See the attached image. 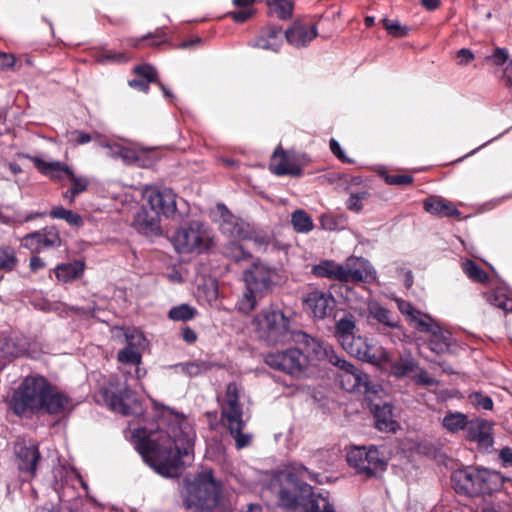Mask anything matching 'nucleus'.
<instances>
[{
	"instance_id": "nucleus-1",
	"label": "nucleus",
	"mask_w": 512,
	"mask_h": 512,
	"mask_svg": "<svg viewBox=\"0 0 512 512\" xmlns=\"http://www.w3.org/2000/svg\"><path fill=\"white\" fill-rule=\"evenodd\" d=\"M137 448L144 460L160 475L174 477L192 460L195 432L186 418L171 415L158 430H138Z\"/></svg>"
},
{
	"instance_id": "nucleus-2",
	"label": "nucleus",
	"mask_w": 512,
	"mask_h": 512,
	"mask_svg": "<svg viewBox=\"0 0 512 512\" xmlns=\"http://www.w3.org/2000/svg\"><path fill=\"white\" fill-rule=\"evenodd\" d=\"M310 479L319 482L317 474L302 465L282 471L269 483V489L277 499V505L286 512H336L329 500L313 491L304 482Z\"/></svg>"
},
{
	"instance_id": "nucleus-3",
	"label": "nucleus",
	"mask_w": 512,
	"mask_h": 512,
	"mask_svg": "<svg viewBox=\"0 0 512 512\" xmlns=\"http://www.w3.org/2000/svg\"><path fill=\"white\" fill-rule=\"evenodd\" d=\"M242 396V387L236 382H231L227 385L224 395L218 397L221 420L228 427L238 449L249 446L252 440L251 434L243 432L246 420L244 419V404L241 402Z\"/></svg>"
},
{
	"instance_id": "nucleus-4",
	"label": "nucleus",
	"mask_w": 512,
	"mask_h": 512,
	"mask_svg": "<svg viewBox=\"0 0 512 512\" xmlns=\"http://www.w3.org/2000/svg\"><path fill=\"white\" fill-rule=\"evenodd\" d=\"M258 338L267 345H284L294 340L292 319L276 307L263 309L252 321Z\"/></svg>"
},
{
	"instance_id": "nucleus-5",
	"label": "nucleus",
	"mask_w": 512,
	"mask_h": 512,
	"mask_svg": "<svg viewBox=\"0 0 512 512\" xmlns=\"http://www.w3.org/2000/svg\"><path fill=\"white\" fill-rule=\"evenodd\" d=\"M451 483L455 492L466 497L490 495L500 489L501 475L486 469L467 467L456 470L451 475Z\"/></svg>"
},
{
	"instance_id": "nucleus-6",
	"label": "nucleus",
	"mask_w": 512,
	"mask_h": 512,
	"mask_svg": "<svg viewBox=\"0 0 512 512\" xmlns=\"http://www.w3.org/2000/svg\"><path fill=\"white\" fill-rule=\"evenodd\" d=\"M221 483L216 481L211 470H204L194 481L185 500L187 512H214L220 505Z\"/></svg>"
},
{
	"instance_id": "nucleus-7",
	"label": "nucleus",
	"mask_w": 512,
	"mask_h": 512,
	"mask_svg": "<svg viewBox=\"0 0 512 512\" xmlns=\"http://www.w3.org/2000/svg\"><path fill=\"white\" fill-rule=\"evenodd\" d=\"M48 382L41 376L26 377L14 391L9 407L16 415L37 413L43 410Z\"/></svg>"
},
{
	"instance_id": "nucleus-8",
	"label": "nucleus",
	"mask_w": 512,
	"mask_h": 512,
	"mask_svg": "<svg viewBox=\"0 0 512 512\" xmlns=\"http://www.w3.org/2000/svg\"><path fill=\"white\" fill-rule=\"evenodd\" d=\"M211 232L199 221H191L180 227L173 236V244L179 253H201L212 245Z\"/></svg>"
},
{
	"instance_id": "nucleus-9",
	"label": "nucleus",
	"mask_w": 512,
	"mask_h": 512,
	"mask_svg": "<svg viewBox=\"0 0 512 512\" xmlns=\"http://www.w3.org/2000/svg\"><path fill=\"white\" fill-rule=\"evenodd\" d=\"M144 199L158 216L163 215L173 220L181 219L187 213V203L179 199L173 190L169 188H146Z\"/></svg>"
},
{
	"instance_id": "nucleus-10",
	"label": "nucleus",
	"mask_w": 512,
	"mask_h": 512,
	"mask_svg": "<svg viewBox=\"0 0 512 512\" xmlns=\"http://www.w3.org/2000/svg\"><path fill=\"white\" fill-rule=\"evenodd\" d=\"M332 365L339 368L338 380L344 390L363 394L377 392L369 381V376L345 359L333 356Z\"/></svg>"
},
{
	"instance_id": "nucleus-11",
	"label": "nucleus",
	"mask_w": 512,
	"mask_h": 512,
	"mask_svg": "<svg viewBox=\"0 0 512 512\" xmlns=\"http://www.w3.org/2000/svg\"><path fill=\"white\" fill-rule=\"evenodd\" d=\"M348 464L367 478L377 476L386 468V462L375 448L355 447L347 453Z\"/></svg>"
},
{
	"instance_id": "nucleus-12",
	"label": "nucleus",
	"mask_w": 512,
	"mask_h": 512,
	"mask_svg": "<svg viewBox=\"0 0 512 512\" xmlns=\"http://www.w3.org/2000/svg\"><path fill=\"white\" fill-rule=\"evenodd\" d=\"M264 361L275 370L295 376L303 371L306 356L299 349L292 348L282 352L268 353Z\"/></svg>"
},
{
	"instance_id": "nucleus-13",
	"label": "nucleus",
	"mask_w": 512,
	"mask_h": 512,
	"mask_svg": "<svg viewBox=\"0 0 512 512\" xmlns=\"http://www.w3.org/2000/svg\"><path fill=\"white\" fill-rule=\"evenodd\" d=\"M127 344L117 353V359L122 364L135 366V377L141 379L146 375V370L140 368L142 363L141 349L145 346V337L139 331H133L126 334Z\"/></svg>"
},
{
	"instance_id": "nucleus-14",
	"label": "nucleus",
	"mask_w": 512,
	"mask_h": 512,
	"mask_svg": "<svg viewBox=\"0 0 512 512\" xmlns=\"http://www.w3.org/2000/svg\"><path fill=\"white\" fill-rule=\"evenodd\" d=\"M16 462L19 471L23 474L25 480L35 477L38 463L41 459L38 446L35 444L26 445L25 443L15 444Z\"/></svg>"
},
{
	"instance_id": "nucleus-15",
	"label": "nucleus",
	"mask_w": 512,
	"mask_h": 512,
	"mask_svg": "<svg viewBox=\"0 0 512 512\" xmlns=\"http://www.w3.org/2000/svg\"><path fill=\"white\" fill-rule=\"evenodd\" d=\"M105 400L113 411L123 415L131 414L133 405L136 404L133 392L126 383L120 387L110 383L105 391Z\"/></svg>"
},
{
	"instance_id": "nucleus-16",
	"label": "nucleus",
	"mask_w": 512,
	"mask_h": 512,
	"mask_svg": "<svg viewBox=\"0 0 512 512\" xmlns=\"http://www.w3.org/2000/svg\"><path fill=\"white\" fill-rule=\"evenodd\" d=\"M275 277V270L263 263L253 264V266L244 273L247 288L252 292H259L260 294L271 288Z\"/></svg>"
},
{
	"instance_id": "nucleus-17",
	"label": "nucleus",
	"mask_w": 512,
	"mask_h": 512,
	"mask_svg": "<svg viewBox=\"0 0 512 512\" xmlns=\"http://www.w3.org/2000/svg\"><path fill=\"white\" fill-rule=\"evenodd\" d=\"M303 305L314 318L323 319L333 310L335 300L328 292L312 289L303 297Z\"/></svg>"
},
{
	"instance_id": "nucleus-18",
	"label": "nucleus",
	"mask_w": 512,
	"mask_h": 512,
	"mask_svg": "<svg viewBox=\"0 0 512 512\" xmlns=\"http://www.w3.org/2000/svg\"><path fill=\"white\" fill-rule=\"evenodd\" d=\"M22 245L32 252H40L45 248L60 246L61 237L58 230L55 227L50 226L40 231L25 235L22 238Z\"/></svg>"
},
{
	"instance_id": "nucleus-19",
	"label": "nucleus",
	"mask_w": 512,
	"mask_h": 512,
	"mask_svg": "<svg viewBox=\"0 0 512 512\" xmlns=\"http://www.w3.org/2000/svg\"><path fill=\"white\" fill-rule=\"evenodd\" d=\"M341 346L348 354L364 362L378 364L381 360V355L376 353L369 340L360 335L355 334Z\"/></svg>"
},
{
	"instance_id": "nucleus-20",
	"label": "nucleus",
	"mask_w": 512,
	"mask_h": 512,
	"mask_svg": "<svg viewBox=\"0 0 512 512\" xmlns=\"http://www.w3.org/2000/svg\"><path fill=\"white\" fill-rule=\"evenodd\" d=\"M270 170L278 176H300L302 173L295 156L292 153L283 150L281 147H277L274 151L270 163Z\"/></svg>"
},
{
	"instance_id": "nucleus-21",
	"label": "nucleus",
	"mask_w": 512,
	"mask_h": 512,
	"mask_svg": "<svg viewBox=\"0 0 512 512\" xmlns=\"http://www.w3.org/2000/svg\"><path fill=\"white\" fill-rule=\"evenodd\" d=\"M465 438L469 441L477 442L484 448H489L493 445L492 425L484 419L475 418L469 420L465 431Z\"/></svg>"
},
{
	"instance_id": "nucleus-22",
	"label": "nucleus",
	"mask_w": 512,
	"mask_h": 512,
	"mask_svg": "<svg viewBox=\"0 0 512 512\" xmlns=\"http://www.w3.org/2000/svg\"><path fill=\"white\" fill-rule=\"evenodd\" d=\"M133 227L145 235H157L160 233V217L152 208L148 210L141 207L134 216Z\"/></svg>"
},
{
	"instance_id": "nucleus-23",
	"label": "nucleus",
	"mask_w": 512,
	"mask_h": 512,
	"mask_svg": "<svg viewBox=\"0 0 512 512\" xmlns=\"http://www.w3.org/2000/svg\"><path fill=\"white\" fill-rule=\"evenodd\" d=\"M420 332L429 333L431 339L429 340V348L436 353L444 352L449 346V333L444 332L441 326L433 319L430 318L427 322L421 323Z\"/></svg>"
},
{
	"instance_id": "nucleus-24",
	"label": "nucleus",
	"mask_w": 512,
	"mask_h": 512,
	"mask_svg": "<svg viewBox=\"0 0 512 512\" xmlns=\"http://www.w3.org/2000/svg\"><path fill=\"white\" fill-rule=\"evenodd\" d=\"M317 36V28L312 24L294 23L285 33V37L291 45L300 48L305 47Z\"/></svg>"
},
{
	"instance_id": "nucleus-25",
	"label": "nucleus",
	"mask_w": 512,
	"mask_h": 512,
	"mask_svg": "<svg viewBox=\"0 0 512 512\" xmlns=\"http://www.w3.org/2000/svg\"><path fill=\"white\" fill-rule=\"evenodd\" d=\"M72 408V400L67 395L57 391L48 383L43 409H45L49 414H61L70 411Z\"/></svg>"
},
{
	"instance_id": "nucleus-26",
	"label": "nucleus",
	"mask_w": 512,
	"mask_h": 512,
	"mask_svg": "<svg viewBox=\"0 0 512 512\" xmlns=\"http://www.w3.org/2000/svg\"><path fill=\"white\" fill-rule=\"evenodd\" d=\"M24 157L33 162L41 174L52 180H61L63 174L68 176L71 172V168L60 161L47 162L39 157L30 155H24Z\"/></svg>"
},
{
	"instance_id": "nucleus-27",
	"label": "nucleus",
	"mask_w": 512,
	"mask_h": 512,
	"mask_svg": "<svg viewBox=\"0 0 512 512\" xmlns=\"http://www.w3.org/2000/svg\"><path fill=\"white\" fill-rule=\"evenodd\" d=\"M424 208L428 213L438 217L460 216L459 210L452 202L437 196L426 199Z\"/></svg>"
},
{
	"instance_id": "nucleus-28",
	"label": "nucleus",
	"mask_w": 512,
	"mask_h": 512,
	"mask_svg": "<svg viewBox=\"0 0 512 512\" xmlns=\"http://www.w3.org/2000/svg\"><path fill=\"white\" fill-rule=\"evenodd\" d=\"M375 426L380 431L394 432L397 422L393 419L392 406L388 403L373 406Z\"/></svg>"
},
{
	"instance_id": "nucleus-29",
	"label": "nucleus",
	"mask_w": 512,
	"mask_h": 512,
	"mask_svg": "<svg viewBox=\"0 0 512 512\" xmlns=\"http://www.w3.org/2000/svg\"><path fill=\"white\" fill-rule=\"evenodd\" d=\"M281 28L267 26L257 39L256 46L264 50L277 51L281 45Z\"/></svg>"
},
{
	"instance_id": "nucleus-30",
	"label": "nucleus",
	"mask_w": 512,
	"mask_h": 512,
	"mask_svg": "<svg viewBox=\"0 0 512 512\" xmlns=\"http://www.w3.org/2000/svg\"><path fill=\"white\" fill-rule=\"evenodd\" d=\"M84 271V264L80 261L63 263L55 268L56 278L63 283L72 282L81 277Z\"/></svg>"
},
{
	"instance_id": "nucleus-31",
	"label": "nucleus",
	"mask_w": 512,
	"mask_h": 512,
	"mask_svg": "<svg viewBox=\"0 0 512 512\" xmlns=\"http://www.w3.org/2000/svg\"><path fill=\"white\" fill-rule=\"evenodd\" d=\"M356 328V320L352 314H345L343 317L336 321L335 337L337 338L340 345L355 335Z\"/></svg>"
},
{
	"instance_id": "nucleus-32",
	"label": "nucleus",
	"mask_w": 512,
	"mask_h": 512,
	"mask_svg": "<svg viewBox=\"0 0 512 512\" xmlns=\"http://www.w3.org/2000/svg\"><path fill=\"white\" fill-rule=\"evenodd\" d=\"M302 336L305 339V344L309 352L314 354V356L317 359H327L332 364L333 356L337 355L335 354L333 348L330 345L319 339L309 337L305 334H303Z\"/></svg>"
},
{
	"instance_id": "nucleus-33",
	"label": "nucleus",
	"mask_w": 512,
	"mask_h": 512,
	"mask_svg": "<svg viewBox=\"0 0 512 512\" xmlns=\"http://www.w3.org/2000/svg\"><path fill=\"white\" fill-rule=\"evenodd\" d=\"M368 313L373 319L377 320L379 323L383 324L386 327H399V320L396 317H394L393 314L388 309L377 303L369 304Z\"/></svg>"
},
{
	"instance_id": "nucleus-34",
	"label": "nucleus",
	"mask_w": 512,
	"mask_h": 512,
	"mask_svg": "<svg viewBox=\"0 0 512 512\" xmlns=\"http://www.w3.org/2000/svg\"><path fill=\"white\" fill-rule=\"evenodd\" d=\"M358 265V267H352L350 263L344 265L345 277L342 278V282H364L372 276L371 271L365 267V262L358 261Z\"/></svg>"
},
{
	"instance_id": "nucleus-35",
	"label": "nucleus",
	"mask_w": 512,
	"mask_h": 512,
	"mask_svg": "<svg viewBox=\"0 0 512 512\" xmlns=\"http://www.w3.org/2000/svg\"><path fill=\"white\" fill-rule=\"evenodd\" d=\"M468 423L467 416L461 412H449L442 420L443 427L450 433L465 432Z\"/></svg>"
},
{
	"instance_id": "nucleus-36",
	"label": "nucleus",
	"mask_w": 512,
	"mask_h": 512,
	"mask_svg": "<svg viewBox=\"0 0 512 512\" xmlns=\"http://www.w3.org/2000/svg\"><path fill=\"white\" fill-rule=\"evenodd\" d=\"M315 275L320 277H328L331 279L342 281L345 277L344 265H339L331 261H325L313 268Z\"/></svg>"
},
{
	"instance_id": "nucleus-37",
	"label": "nucleus",
	"mask_w": 512,
	"mask_h": 512,
	"mask_svg": "<svg viewBox=\"0 0 512 512\" xmlns=\"http://www.w3.org/2000/svg\"><path fill=\"white\" fill-rule=\"evenodd\" d=\"M397 306L399 311L415 324L417 330L421 328L422 322H427L431 318L429 315L423 314L421 311L415 309L411 303L405 300L398 299Z\"/></svg>"
},
{
	"instance_id": "nucleus-38",
	"label": "nucleus",
	"mask_w": 512,
	"mask_h": 512,
	"mask_svg": "<svg viewBox=\"0 0 512 512\" xmlns=\"http://www.w3.org/2000/svg\"><path fill=\"white\" fill-rule=\"evenodd\" d=\"M418 368V362L411 356H402L391 365V373L397 378H402L414 372Z\"/></svg>"
},
{
	"instance_id": "nucleus-39",
	"label": "nucleus",
	"mask_w": 512,
	"mask_h": 512,
	"mask_svg": "<svg viewBox=\"0 0 512 512\" xmlns=\"http://www.w3.org/2000/svg\"><path fill=\"white\" fill-rule=\"evenodd\" d=\"M291 224L297 233H309L314 228L311 216L303 209H297L292 213Z\"/></svg>"
},
{
	"instance_id": "nucleus-40",
	"label": "nucleus",
	"mask_w": 512,
	"mask_h": 512,
	"mask_svg": "<svg viewBox=\"0 0 512 512\" xmlns=\"http://www.w3.org/2000/svg\"><path fill=\"white\" fill-rule=\"evenodd\" d=\"M16 250L9 245L0 246V272L8 273L18 265Z\"/></svg>"
},
{
	"instance_id": "nucleus-41",
	"label": "nucleus",
	"mask_w": 512,
	"mask_h": 512,
	"mask_svg": "<svg viewBox=\"0 0 512 512\" xmlns=\"http://www.w3.org/2000/svg\"><path fill=\"white\" fill-rule=\"evenodd\" d=\"M50 216L54 219L65 220L71 226L81 227L83 225V218L80 214L63 206H54L50 211Z\"/></svg>"
},
{
	"instance_id": "nucleus-42",
	"label": "nucleus",
	"mask_w": 512,
	"mask_h": 512,
	"mask_svg": "<svg viewBox=\"0 0 512 512\" xmlns=\"http://www.w3.org/2000/svg\"><path fill=\"white\" fill-rule=\"evenodd\" d=\"M270 11L279 19H288L292 15L293 5L288 0H266Z\"/></svg>"
},
{
	"instance_id": "nucleus-43",
	"label": "nucleus",
	"mask_w": 512,
	"mask_h": 512,
	"mask_svg": "<svg viewBox=\"0 0 512 512\" xmlns=\"http://www.w3.org/2000/svg\"><path fill=\"white\" fill-rule=\"evenodd\" d=\"M197 311L194 307L188 304H181L174 306L169 310L168 316L173 321H189L193 319Z\"/></svg>"
},
{
	"instance_id": "nucleus-44",
	"label": "nucleus",
	"mask_w": 512,
	"mask_h": 512,
	"mask_svg": "<svg viewBox=\"0 0 512 512\" xmlns=\"http://www.w3.org/2000/svg\"><path fill=\"white\" fill-rule=\"evenodd\" d=\"M462 269L465 274L473 281L485 283L488 280L487 273L472 260L463 262Z\"/></svg>"
},
{
	"instance_id": "nucleus-45",
	"label": "nucleus",
	"mask_w": 512,
	"mask_h": 512,
	"mask_svg": "<svg viewBox=\"0 0 512 512\" xmlns=\"http://www.w3.org/2000/svg\"><path fill=\"white\" fill-rule=\"evenodd\" d=\"M487 301L506 312L512 311V301L509 300L504 293L501 291H493L491 293L486 294Z\"/></svg>"
},
{
	"instance_id": "nucleus-46",
	"label": "nucleus",
	"mask_w": 512,
	"mask_h": 512,
	"mask_svg": "<svg viewBox=\"0 0 512 512\" xmlns=\"http://www.w3.org/2000/svg\"><path fill=\"white\" fill-rule=\"evenodd\" d=\"M182 372L189 376H197L210 369V364L205 361H195L176 365Z\"/></svg>"
},
{
	"instance_id": "nucleus-47",
	"label": "nucleus",
	"mask_w": 512,
	"mask_h": 512,
	"mask_svg": "<svg viewBox=\"0 0 512 512\" xmlns=\"http://www.w3.org/2000/svg\"><path fill=\"white\" fill-rule=\"evenodd\" d=\"M382 23L387 32L393 37H405L408 35L409 27L402 25L398 20H391L388 18L382 19Z\"/></svg>"
},
{
	"instance_id": "nucleus-48",
	"label": "nucleus",
	"mask_w": 512,
	"mask_h": 512,
	"mask_svg": "<svg viewBox=\"0 0 512 512\" xmlns=\"http://www.w3.org/2000/svg\"><path fill=\"white\" fill-rule=\"evenodd\" d=\"M261 295L259 292H252L247 288V292L243 294V297L238 302V309L243 313H249L252 311L257 302V297Z\"/></svg>"
},
{
	"instance_id": "nucleus-49",
	"label": "nucleus",
	"mask_w": 512,
	"mask_h": 512,
	"mask_svg": "<svg viewBox=\"0 0 512 512\" xmlns=\"http://www.w3.org/2000/svg\"><path fill=\"white\" fill-rule=\"evenodd\" d=\"M71 181V190L74 191L77 195L83 193L87 190L89 186V179L84 176H77L71 170V172L67 176Z\"/></svg>"
},
{
	"instance_id": "nucleus-50",
	"label": "nucleus",
	"mask_w": 512,
	"mask_h": 512,
	"mask_svg": "<svg viewBox=\"0 0 512 512\" xmlns=\"http://www.w3.org/2000/svg\"><path fill=\"white\" fill-rule=\"evenodd\" d=\"M134 72L146 79L148 83L157 81V72L154 67L148 64H142L134 68Z\"/></svg>"
},
{
	"instance_id": "nucleus-51",
	"label": "nucleus",
	"mask_w": 512,
	"mask_h": 512,
	"mask_svg": "<svg viewBox=\"0 0 512 512\" xmlns=\"http://www.w3.org/2000/svg\"><path fill=\"white\" fill-rule=\"evenodd\" d=\"M366 197V192L351 195L346 203L347 208L354 212H360L363 208L362 202L364 199H366Z\"/></svg>"
},
{
	"instance_id": "nucleus-52",
	"label": "nucleus",
	"mask_w": 512,
	"mask_h": 512,
	"mask_svg": "<svg viewBox=\"0 0 512 512\" xmlns=\"http://www.w3.org/2000/svg\"><path fill=\"white\" fill-rule=\"evenodd\" d=\"M414 382L418 385H421V386H425V387H428V386H439L440 385V381H438L437 379L431 377L427 371L425 370H420L415 376H414Z\"/></svg>"
},
{
	"instance_id": "nucleus-53",
	"label": "nucleus",
	"mask_w": 512,
	"mask_h": 512,
	"mask_svg": "<svg viewBox=\"0 0 512 512\" xmlns=\"http://www.w3.org/2000/svg\"><path fill=\"white\" fill-rule=\"evenodd\" d=\"M386 182L390 185L406 186L413 182V178L406 174L388 175L385 178Z\"/></svg>"
},
{
	"instance_id": "nucleus-54",
	"label": "nucleus",
	"mask_w": 512,
	"mask_h": 512,
	"mask_svg": "<svg viewBox=\"0 0 512 512\" xmlns=\"http://www.w3.org/2000/svg\"><path fill=\"white\" fill-rule=\"evenodd\" d=\"M125 164L135 163L139 160V155L136 149L123 146L119 156Z\"/></svg>"
},
{
	"instance_id": "nucleus-55",
	"label": "nucleus",
	"mask_w": 512,
	"mask_h": 512,
	"mask_svg": "<svg viewBox=\"0 0 512 512\" xmlns=\"http://www.w3.org/2000/svg\"><path fill=\"white\" fill-rule=\"evenodd\" d=\"M509 58L508 51L505 48H496L494 53L488 57L496 66H502Z\"/></svg>"
},
{
	"instance_id": "nucleus-56",
	"label": "nucleus",
	"mask_w": 512,
	"mask_h": 512,
	"mask_svg": "<svg viewBox=\"0 0 512 512\" xmlns=\"http://www.w3.org/2000/svg\"><path fill=\"white\" fill-rule=\"evenodd\" d=\"M471 398L473 402L486 410H491L493 408V401L490 397L482 395L481 393H474Z\"/></svg>"
},
{
	"instance_id": "nucleus-57",
	"label": "nucleus",
	"mask_w": 512,
	"mask_h": 512,
	"mask_svg": "<svg viewBox=\"0 0 512 512\" xmlns=\"http://www.w3.org/2000/svg\"><path fill=\"white\" fill-rule=\"evenodd\" d=\"M229 15L237 23H243L253 15L252 8H244L239 11L230 12Z\"/></svg>"
},
{
	"instance_id": "nucleus-58",
	"label": "nucleus",
	"mask_w": 512,
	"mask_h": 512,
	"mask_svg": "<svg viewBox=\"0 0 512 512\" xmlns=\"http://www.w3.org/2000/svg\"><path fill=\"white\" fill-rule=\"evenodd\" d=\"M474 59V54L471 50L463 48L460 49L456 54V60L458 65H467Z\"/></svg>"
},
{
	"instance_id": "nucleus-59",
	"label": "nucleus",
	"mask_w": 512,
	"mask_h": 512,
	"mask_svg": "<svg viewBox=\"0 0 512 512\" xmlns=\"http://www.w3.org/2000/svg\"><path fill=\"white\" fill-rule=\"evenodd\" d=\"M70 139L78 145H83L91 141V136L82 131H73L70 133Z\"/></svg>"
},
{
	"instance_id": "nucleus-60",
	"label": "nucleus",
	"mask_w": 512,
	"mask_h": 512,
	"mask_svg": "<svg viewBox=\"0 0 512 512\" xmlns=\"http://www.w3.org/2000/svg\"><path fill=\"white\" fill-rule=\"evenodd\" d=\"M499 458L503 467H512V448L504 447L499 452Z\"/></svg>"
},
{
	"instance_id": "nucleus-61",
	"label": "nucleus",
	"mask_w": 512,
	"mask_h": 512,
	"mask_svg": "<svg viewBox=\"0 0 512 512\" xmlns=\"http://www.w3.org/2000/svg\"><path fill=\"white\" fill-rule=\"evenodd\" d=\"M101 145L108 150V156L112 158L119 157L123 148L122 145L117 143L103 142Z\"/></svg>"
},
{
	"instance_id": "nucleus-62",
	"label": "nucleus",
	"mask_w": 512,
	"mask_h": 512,
	"mask_svg": "<svg viewBox=\"0 0 512 512\" xmlns=\"http://www.w3.org/2000/svg\"><path fill=\"white\" fill-rule=\"evenodd\" d=\"M15 57L12 54L0 52V69L11 68L15 64Z\"/></svg>"
},
{
	"instance_id": "nucleus-63",
	"label": "nucleus",
	"mask_w": 512,
	"mask_h": 512,
	"mask_svg": "<svg viewBox=\"0 0 512 512\" xmlns=\"http://www.w3.org/2000/svg\"><path fill=\"white\" fill-rule=\"evenodd\" d=\"M101 62H105V61H117V62H122V61H126V57L124 54L122 53H118V54H112V53H105L101 56V58L99 59Z\"/></svg>"
},
{
	"instance_id": "nucleus-64",
	"label": "nucleus",
	"mask_w": 512,
	"mask_h": 512,
	"mask_svg": "<svg viewBox=\"0 0 512 512\" xmlns=\"http://www.w3.org/2000/svg\"><path fill=\"white\" fill-rule=\"evenodd\" d=\"M330 149L333 152V154L336 155L339 159L343 161L346 159L340 147V144L335 139L330 140Z\"/></svg>"
}]
</instances>
